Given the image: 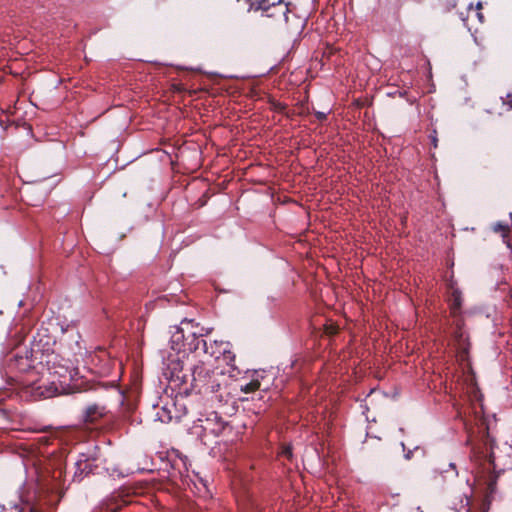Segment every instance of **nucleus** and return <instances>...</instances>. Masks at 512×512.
Instances as JSON below:
<instances>
[{
  "label": "nucleus",
  "mask_w": 512,
  "mask_h": 512,
  "mask_svg": "<svg viewBox=\"0 0 512 512\" xmlns=\"http://www.w3.org/2000/svg\"><path fill=\"white\" fill-rule=\"evenodd\" d=\"M503 103L509 105V107L512 109V93L506 95L505 99L503 100Z\"/></svg>",
  "instance_id": "4be33fe9"
},
{
  "label": "nucleus",
  "mask_w": 512,
  "mask_h": 512,
  "mask_svg": "<svg viewBox=\"0 0 512 512\" xmlns=\"http://www.w3.org/2000/svg\"><path fill=\"white\" fill-rule=\"evenodd\" d=\"M270 105H271V109L273 111L278 112V113H282V114H284L286 109H287V105L286 104L281 103V102L276 101V100L270 101Z\"/></svg>",
  "instance_id": "6ab92c4d"
},
{
  "label": "nucleus",
  "mask_w": 512,
  "mask_h": 512,
  "mask_svg": "<svg viewBox=\"0 0 512 512\" xmlns=\"http://www.w3.org/2000/svg\"><path fill=\"white\" fill-rule=\"evenodd\" d=\"M186 342H190V340H192V333L191 332H186Z\"/></svg>",
  "instance_id": "393cba45"
},
{
  "label": "nucleus",
  "mask_w": 512,
  "mask_h": 512,
  "mask_svg": "<svg viewBox=\"0 0 512 512\" xmlns=\"http://www.w3.org/2000/svg\"><path fill=\"white\" fill-rule=\"evenodd\" d=\"M309 113H310V110H309V107H308L307 103L301 102V103L298 104L297 115H299V116H306Z\"/></svg>",
  "instance_id": "aec40b11"
},
{
  "label": "nucleus",
  "mask_w": 512,
  "mask_h": 512,
  "mask_svg": "<svg viewBox=\"0 0 512 512\" xmlns=\"http://www.w3.org/2000/svg\"><path fill=\"white\" fill-rule=\"evenodd\" d=\"M192 372V387L195 390L203 389L207 386L211 377L215 372L206 366L203 362H199L191 368Z\"/></svg>",
  "instance_id": "39448f33"
},
{
  "label": "nucleus",
  "mask_w": 512,
  "mask_h": 512,
  "mask_svg": "<svg viewBox=\"0 0 512 512\" xmlns=\"http://www.w3.org/2000/svg\"><path fill=\"white\" fill-rule=\"evenodd\" d=\"M64 338L61 339V341L68 342L69 340H72L74 342V345H71V350L74 352V354L80 353L81 346L79 343L80 334L74 327H67L66 329H63Z\"/></svg>",
  "instance_id": "9b49d317"
},
{
  "label": "nucleus",
  "mask_w": 512,
  "mask_h": 512,
  "mask_svg": "<svg viewBox=\"0 0 512 512\" xmlns=\"http://www.w3.org/2000/svg\"><path fill=\"white\" fill-rule=\"evenodd\" d=\"M492 230L495 233H501L503 241L507 244L508 247H511L510 244V226L508 224H504L502 222H497L492 225Z\"/></svg>",
  "instance_id": "ddd939ff"
},
{
  "label": "nucleus",
  "mask_w": 512,
  "mask_h": 512,
  "mask_svg": "<svg viewBox=\"0 0 512 512\" xmlns=\"http://www.w3.org/2000/svg\"><path fill=\"white\" fill-rule=\"evenodd\" d=\"M2 316V311H0V317Z\"/></svg>",
  "instance_id": "c756f323"
},
{
  "label": "nucleus",
  "mask_w": 512,
  "mask_h": 512,
  "mask_svg": "<svg viewBox=\"0 0 512 512\" xmlns=\"http://www.w3.org/2000/svg\"><path fill=\"white\" fill-rule=\"evenodd\" d=\"M245 512H265L263 511L262 507L259 505V503L256 500H249L246 507Z\"/></svg>",
  "instance_id": "a211bd4d"
},
{
  "label": "nucleus",
  "mask_w": 512,
  "mask_h": 512,
  "mask_svg": "<svg viewBox=\"0 0 512 512\" xmlns=\"http://www.w3.org/2000/svg\"><path fill=\"white\" fill-rule=\"evenodd\" d=\"M27 508H28V512H38V510L33 506H29ZM0 512H25V511H24L23 507H19V506H13V507H10L9 509L5 508L4 506H0Z\"/></svg>",
  "instance_id": "f3484780"
},
{
  "label": "nucleus",
  "mask_w": 512,
  "mask_h": 512,
  "mask_svg": "<svg viewBox=\"0 0 512 512\" xmlns=\"http://www.w3.org/2000/svg\"><path fill=\"white\" fill-rule=\"evenodd\" d=\"M300 0H278V4L285 5L283 12L285 18L284 31L287 35H299L306 24L304 17L297 15V5Z\"/></svg>",
  "instance_id": "f03ea898"
},
{
  "label": "nucleus",
  "mask_w": 512,
  "mask_h": 512,
  "mask_svg": "<svg viewBox=\"0 0 512 512\" xmlns=\"http://www.w3.org/2000/svg\"><path fill=\"white\" fill-rule=\"evenodd\" d=\"M284 115L289 118V119H293L295 115H297V111L296 110H287L285 111Z\"/></svg>",
  "instance_id": "5701e85b"
},
{
  "label": "nucleus",
  "mask_w": 512,
  "mask_h": 512,
  "mask_svg": "<svg viewBox=\"0 0 512 512\" xmlns=\"http://www.w3.org/2000/svg\"><path fill=\"white\" fill-rule=\"evenodd\" d=\"M433 144H434V147L437 146V140L435 138H433Z\"/></svg>",
  "instance_id": "c85d7f7f"
},
{
  "label": "nucleus",
  "mask_w": 512,
  "mask_h": 512,
  "mask_svg": "<svg viewBox=\"0 0 512 512\" xmlns=\"http://www.w3.org/2000/svg\"><path fill=\"white\" fill-rule=\"evenodd\" d=\"M182 324L185 325L186 332L192 333V340L187 342L189 351H197L201 349L210 357H217V352L214 350L210 351L208 349V342L202 339V337L208 335L212 331L211 328H204L200 326L199 323H196L193 319H183Z\"/></svg>",
  "instance_id": "f257e3e1"
},
{
  "label": "nucleus",
  "mask_w": 512,
  "mask_h": 512,
  "mask_svg": "<svg viewBox=\"0 0 512 512\" xmlns=\"http://www.w3.org/2000/svg\"><path fill=\"white\" fill-rule=\"evenodd\" d=\"M314 114H315L317 120H319L320 122H323L327 119V113H325V112L315 111Z\"/></svg>",
  "instance_id": "412c9836"
},
{
  "label": "nucleus",
  "mask_w": 512,
  "mask_h": 512,
  "mask_svg": "<svg viewBox=\"0 0 512 512\" xmlns=\"http://www.w3.org/2000/svg\"><path fill=\"white\" fill-rule=\"evenodd\" d=\"M261 386V383L258 379H253L251 380L249 383L245 384V385H241L240 387V390L243 392V393H252V392H255L256 390H258Z\"/></svg>",
  "instance_id": "dca6fc26"
},
{
  "label": "nucleus",
  "mask_w": 512,
  "mask_h": 512,
  "mask_svg": "<svg viewBox=\"0 0 512 512\" xmlns=\"http://www.w3.org/2000/svg\"><path fill=\"white\" fill-rule=\"evenodd\" d=\"M127 504L124 499L118 500L116 497H112L108 501L104 502L96 512H119L123 505Z\"/></svg>",
  "instance_id": "f8f14e48"
},
{
  "label": "nucleus",
  "mask_w": 512,
  "mask_h": 512,
  "mask_svg": "<svg viewBox=\"0 0 512 512\" xmlns=\"http://www.w3.org/2000/svg\"><path fill=\"white\" fill-rule=\"evenodd\" d=\"M203 428L213 435L219 436L223 434L224 431L228 428V423L224 421L222 417L218 415V413L212 412L204 420Z\"/></svg>",
  "instance_id": "0eeeda50"
},
{
  "label": "nucleus",
  "mask_w": 512,
  "mask_h": 512,
  "mask_svg": "<svg viewBox=\"0 0 512 512\" xmlns=\"http://www.w3.org/2000/svg\"><path fill=\"white\" fill-rule=\"evenodd\" d=\"M174 331L171 335V347L173 350L180 351L182 349L188 350V344L186 342V328L185 325L181 323L180 326L174 327Z\"/></svg>",
  "instance_id": "9d476101"
},
{
  "label": "nucleus",
  "mask_w": 512,
  "mask_h": 512,
  "mask_svg": "<svg viewBox=\"0 0 512 512\" xmlns=\"http://www.w3.org/2000/svg\"><path fill=\"white\" fill-rule=\"evenodd\" d=\"M450 295L448 298L450 315L454 318L453 324L456 327V337L461 338L462 332L461 329L464 325L463 319L461 318V308H462V293L461 291L454 287L451 283L449 285Z\"/></svg>",
  "instance_id": "7ed1b4c3"
},
{
  "label": "nucleus",
  "mask_w": 512,
  "mask_h": 512,
  "mask_svg": "<svg viewBox=\"0 0 512 512\" xmlns=\"http://www.w3.org/2000/svg\"><path fill=\"white\" fill-rule=\"evenodd\" d=\"M110 413L107 405L103 402H93L86 405L81 412V420L86 426L97 425Z\"/></svg>",
  "instance_id": "20e7f679"
},
{
  "label": "nucleus",
  "mask_w": 512,
  "mask_h": 512,
  "mask_svg": "<svg viewBox=\"0 0 512 512\" xmlns=\"http://www.w3.org/2000/svg\"><path fill=\"white\" fill-rule=\"evenodd\" d=\"M477 16H478L479 20L482 21L483 14L481 12H477Z\"/></svg>",
  "instance_id": "a878e982"
},
{
  "label": "nucleus",
  "mask_w": 512,
  "mask_h": 512,
  "mask_svg": "<svg viewBox=\"0 0 512 512\" xmlns=\"http://www.w3.org/2000/svg\"><path fill=\"white\" fill-rule=\"evenodd\" d=\"M97 468L95 459L90 458L86 454H80L75 462L74 481H81L85 476L93 472Z\"/></svg>",
  "instance_id": "423d86ee"
},
{
  "label": "nucleus",
  "mask_w": 512,
  "mask_h": 512,
  "mask_svg": "<svg viewBox=\"0 0 512 512\" xmlns=\"http://www.w3.org/2000/svg\"><path fill=\"white\" fill-rule=\"evenodd\" d=\"M221 380H224V376L222 374L215 373L211 377L210 381L207 383L208 385L205 386L203 389H199L198 392L204 394L212 393L215 394L216 399L219 400L220 402L227 401L225 399V395L222 392L223 387Z\"/></svg>",
  "instance_id": "6e6552de"
},
{
  "label": "nucleus",
  "mask_w": 512,
  "mask_h": 512,
  "mask_svg": "<svg viewBox=\"0 0 512 512\" xmlns=\"http://www.w3.org/2000/svg\"><path fill=\"white\" fill-rule=\"evenodd\" d=\"M208 349L214 350L217 352L216 358H219L220 355L224 356V359L231 366H234L232 362L235 360V355L230 351V343L225 341H213L208 343Z\"/></svg>",
  "instance_id": "1a4fd4ad"
},
{
  "label": "nucleus",
  "mask_w": 512,
  "mask_h": 512,
  "mask_svg": "<svg viewBox=\"0 0 512 512\" xmlns=\"http://www.w3.org/2000/svg\"><path fill=\"white\" fill-rule=\"evenodd\" d=\"M157 417L161 422L168 423L173 419H179L180 416L172 414V410L165 405L157 412Z\"/></svg>",
  "instance_id": "4468645a"
},
{
  "label": "nucleus",
  "mask_w": 512,
  "mask_h": 512,
  "mask_svg": "<svg viewBox=\"0 0 512 512\" xmlns=\"http://www.w3.org/2000/svg\"><path fill=\"white\" fill-rule=\"evenodd\" d=\"M449 467L452 469H455V464L451 462V463H449Z\"/></svg>",
  "instance_id": "cd10ccee"
},
{
  "label": "nucleus",
  "mask_w": 512,
  "mask_h": 512,
  "mask_svg": "<svg viewBox=\"0 0 512 512\" xmlns=\"http://www.w3.org/2000/svg\"><path fill=\"white\" fill-rule=\"evenodd\" d=\"M336 329L333 327V326H330L329 328H327V333L329 334H334L336 333Z\"/></svg>",
  "instance_id": "b1692460"
},
{
  "label": "nucleus",
  "mask_w": 512,
  "mask_h": 512,
  "mask_svg": "<svg viewBox=\"0 0 512 512\" xmlns=\"http://www.w3.org/2000/svg\"><path fill=\"white\" fill-rule=\"evenodd\" d=\"M496 490V482H490L488 484V493L485 495V498L482 503V512H487L490 508V504L492 501L491 494Z\"/></svg>",
  "instance_id": "2eb2a0df"
},
{
  "label": "nucleus",
  "mask_w": 512,
  "mask_h": 512,
  "mask_svg": "<svg viewBox=\"0 0 512 512\" xmlns=\"http://www.w3.org/2000/svg\"><path fill=\"white\" fill-rule=\"evenodd\" d=\"M476 8H477V10H481L482 9V3L478 2Z\"/></svg>",
  "instance_id": "bb28decb"
}]
</instances>
